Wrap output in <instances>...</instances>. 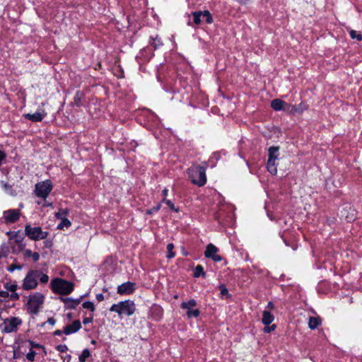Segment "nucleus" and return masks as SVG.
<instances>
[{
    "instance_id": "37",
    "label": "nucleus",
    "mask_w": 362,
    "mask_h": 362,
    "mask_svg": "<svg viewBox=\"0 0 362 362\" xmlns=\"http://www.w3.org/2000/svg\"><path fill=\"white\" fill-rule=\"evenodd\" d=\"M160 208V204H158L157 206L146 211L147 214H152L153 213L158 211Z\"/></svg>"
},
{
    "instance_id": "45",
    "label": "nucleus",
    "mask_w": 362,
    "mask_h": 362,
    "mask_svg": "<svg viewBox=\"0 0 362 362\" xmlns=\"http://www.w3.org/2000/svg\"><path fill=\"white\" fill-rule=\"evenodd\" d=\"M92 320H93V317H86V318H84V319H83V323L84 325H86V324H88V323L91 322H92Z\"/></svg>"
},
{
    "instance_id": "47",
    "label": "nucleus",
    "mask_w": 362,
    "mask_h": 362,
    "mask_svg": "<svg viewBox=\"0 0 362 362\" xmlns=\"http://www.w3.org/2000/svg\"><path fill=\"white\" fill-rule=\"evenodd\" d=\"M32 254H33V252L30 250H25L24 252V255L26 257H31Z\"/></svg>"
},
{
    "instance_id": "25",
    "label": "nucleus",
    "mask_w": 362,
    "mask_h": 362,
    "mask_svg": "<svg viewBox=\"0 0 362 362\" xmlns=\"http://www.w3.org/2000/svg\"><path fill=\"white\" fill-rule=\"evenodd\" d=\"M308 105L303 103H300L298 105H296V114H301L303 112L308 109Z\"/></svg>"
},
{
    "instance_id": "46",
    "label": "nucleus",
    "mask_w": 362,
    "mask_h": 362,
    "mask_svg": "<svg viewBox=\"0 0 362 362\" xmlns=\"http://www.w3.org/2000/svg\"><path fill=\"white\" fill-rule=\"evenodd\" d=\"M96 299L98 300V301H102L104 300V296L103 294L102 293H98L96 295Z\"/></svg>"
},
{
    "instance_id": "39",
    "label": "nucleus",
    "mask_w": 362,
    "mask_h": 362,
    "mask_svg": "<svg viewBox=\"0 0 362 362\" xmlns=\"http://www.w3.org/2000/svg\"><path fill=\"white\" fill-rule=\"evenodd\" d=\"M276 327V326L275 325H272V326L269 327L266 325L263 330L265 333H269L270 332L274 330Z\"/></svg>"
},
{
    "instance_id": "10",
    "label": "nucleus",
    "mask_w": 362,
    "mask_h": 362,
    "mask_svg": "<svg viewBox=\"0 0 362 362\" xmlns=\"http://www.w3.org/2000/svg\"><path fill=\"white\" fill-rule=\"evenodd\" d=\"M217 252L218 248L213 244L210 243L206 247V249L204 252V255L207 258H211L215 262H220L221 261L222 258L220 255H216Z\"/></svg>"
},
{
    "instance_id": "27",
    "label": "nucleus",
    "mask_w": 362,
    "mask_h": 362,
    "mask_svg": "<svg viewBox=\"0 0 362 362\" xmlns=\"http://www.w3.org/2000/svg\"><path fill=\"white\" fill-rule=\"evenodd\" d=\"M90 354L88 349H84L81 354V355L79 356V361L80 362H85L86 359L90 356Z\"/></svg>"
},
{
    "instance_id": "55",
    "label": "nucleus",
    "mask_w": 362,
    "mask_h": 362,
    "mask_svg": "<svg viewBox=\"0 0 362 362\" xmlns=\"http://www.w3.org/2000/svg\"><path fill=\"white\" fill-rule=\"evenodd\" d=\"M3 341V339L0 337V342Z\"/></svg>"
},
{
    "instance_id": "49",
    "label": "nucleus",
    "mask_w": 362,
    "mask_h": 362,
    "mask_svg": "<svg viewBox=\"0 0 362 362\" xmlns=\"http://www.w3.org/2000/svg\"><path fill=\"white\" fill-rule=\"evenodd\" d=\"M5 157L6 154L3 151H0V165L1 164V161L5 158Z\"/></svg>"
},
{
    "instance_id": "18",
    "label": "nucleus",
    "mask_w": 362,
    "mask_h": 362,
    "mask_svg": "<svg viewBox=\"0 0 362 362\" xmlns=\"http://www.w3.org/2000/svg\"><path fill=\"white\" fill-rule=\"evenodd\" d=\"M274 316L269 311L264 310L262 314V321L264 325H269L274 321Z\"/></svg>"
},
{
    "instance_id": "52",
    "label": "nucleus",
    "mask_w": 362,
    "mask_h": 362,
    "mask_svg": "<svg viewBox=\"0 0 362 362\" xmlns=\"http://www.w3.org/2000/svg\"><path fill=\"white\" fill-rule=\"evenodd\" d=\"M62 333V332L61 330H56L54 334L55 335H61Z\"/></svg>"
},
{
    "instance_id": "24",
    "label": "nucleus",
    "mask_w": 362,
    "mask_h": 362,
    "mask_svg": "<svg viewBox=\"0 0 362 362\" xmlns=\"http://www.w3.org/2000/svg\"><path fill=\"white\" fill-rule=\"evenodd\" d=\"M202 275V276L205 275V273L204 272L203 267L202 265H197L195 267L194 276V277H199Z\"/></svg>"
},
{
    "instance_id": "48",
    "label": "nucleus",
    "mask_w": 362,
    "mask_h": 362,
    "mask_svg": "<svg viewBox=\"0 0 362 362\" xmlns=\"http://www.w3.org/2000/svg\"><path fill=\"white\" fill-rule=\"evenodd\" d=\"M47 322L50 324L51 325H54L56 322V320L53 317H49L47 320Z\"/></svg>"
},
{
    "instance_id": "42",
    "label": "nucleus",
    "mask_w": 362,
    "mask_h": 362,
    "mask_svg": "<svg viewBox=\"0 0 362 362\" xmlns=\"http://www.w3.org/2000/svg\"><path fill=\"white\" fill-rule=\"evenodd\" d=\"M35 262H37L40 259V255L37 252H33L31 256Z\"/></svg>"
},
{
    "instance_id": "11",
    "label": "nucleus",
    "mask_w": 362,
    "mask_h": 362,
    "mask_svg": "<svg viewBox=\"0 0 362 362\" xmlns=\"http://www.w3.org/2000/svg\"><path fill=\"white\" fill-rule=\"evenodd\" d=\"M192 16H193L194 23L196 25L200 24V23L202 22V20H201L202 16H206V22L207 23H211L213 21L212 16H211V13H209V11H204V12H202V11L193 12Z\"/></svg>"
},
{
    "instance_id": "21",
    "label": "nucleus",
    "mask_w": 362,
    "mask_h": 362,
    "mask_svg": "<svg viewBox=\"0 0 362 362\" xmlns=\"http://www.w3.org/2000/svg\"><path fill=\"white\" fill-rule=\"evenodd\" d=\"M197 305V302L194 299L189 300L188 302H184L181 304V308L187 310Z\"/></svg>"
},
{
    "instance_id": "29",
    "label": "nucleus",
    "mask_w": 362,
    "mask_h": 362,
    "mask_svg": "<svg viewBox=\"0 0 362 362\" xmlns=\"http://www.w3.org/2000/svg\"><path fill=\"white\" fill-rule=\"evenodd\" d=\"M83 308L86 309H88L90 311L93 312L95 310L94 304L92 302L86 301L83 303Z\"/></svg>"
},
{
    "instance_id": "38",
    "label": "nucleus",
    "mask_w": 362,
    "mask_h": 362,
    "mask_svg": "<svg viewBox=\"0 0 362 362\" xmlns=\"http://www.w3.org/2000/svg\"><path fill=\"white\" fill-rule=\"evenodd\" d=\"M22 269L21 265L12 264L8 269V270L11 272H13L15 269L21 270Z\"/></svg>"
},
{
    "instance_id": "23",
    "label": "nucleus",
    "mask_w": 362,
    "mask_h": 362,
    "mask_svg": "<svg viewBox=\"0 0 362 362\" xmlns=\"http://www.w3.org/2000/svg\"><path fill=\"white\" fill-rule=\"evenodd\" d=\"M71 226V222L66 218H62L61 223L58 225L59 229H63L64 228H69Z\"/></svg>"
},
{
    "instance_id": "51",
    "label": "nucleus",
    "mask_w": 362,
    "mask_h": 362,
    "mask_svg": "<svg viewBox=\"0 0 362 362\" xmlns=\"http://www.w3.org/2000/svg\"><path fill=\"white\" fill-rule=\"evenodd\" d=\"M267 308L269 309H273L274 308V304L272 302H269L268 304H267Z\"/></svg>"
},
{
    "instance_id": "22",
    "label": "nucleus",
    "mask_w": 362,
    "mask_h": 362,
    "mask_svg": "<svg viewBox=\"0 0 362 362\" xmlns=\"http://www.w3.org/2000/svg\"><path fill=\"white\" fill-rule=\"evenodd\" d=\"M284 111L289 113V114H296V105H293L288 103H285V105L284 107Z\"/></svg>"
},
{
    "instance_id": "2",
    "label": "nucleus",
    "mask_w": 362,
    "mask_h": 362,
    "mask_svg": "<svg viewBox=\"0 0 362 362\" xmlns=\"http://www.w3.org/2000/svg\"><path fill=\"white\" fill-rule=\"evenodd\" d=\"M111 312H116L120 317L123 315L130 316L133 315L136 310L135 304L132 300H124L117 304H113L110 308Z\"/></svg>"
},
{
    "instance_id": "31",
    "label": "nucleus",
    "mask_w": 362,
    "mask_h": 362,
    "mask_svg": "<svg viewBox=\"0 0 362 362\" xmlns=\"http://www.w3.org/2000/svg\"><path fill=\"white\" fill-rule=\"evenodd\" d=\"M199 313H200V312L197 309H196V310H189L187 312V315L188 317H198Z\"/></svg>"
},
{
    "instance_id": "4",
    "label": "nucleus",
    "mask_w": 362,
    "mask_h": 362,
    "mask_svg": "<svg viewBox=\"0 0 362 362\" xmlns=\"http://www.w3.org/2000/svg\"><path fill=\"white\" fill-rule=\"evenodd\" d=\"M52 288L54 293L62 295L70 293L74 289V284L62 279H55L52 281Z\"/></svg>"
},
{
    "instance_id": "41",
    "label": "nucleus",
    "mask_w": 362,
    "mask_h": 362,
    "mask_svg": "<svg viewBox=\"0 0 362 362\" xmlns=\"http://www.w3.org/2000/svg\"><path fill=\"white\" fill-rule=\"evenodd\" d=\"M220 291H221V293L222 295H228V291L224 285L220 286Z\"/></svg>"
},
{
    "instance_id": "28",
    "label": "nucleus",
    "mask_w": 362,
    "mask_h": 362,
    "mask_svg": "<svg viewBox=\"0 0 362 362\" xmlns=\"http://www.w3.org/2000/svg\"><path fill=\"white\" fill-rule=\"evenodd\" d=\"M349 33L352 39L356 38L358 41L362 40V35L360 33H357L356 30H351Z\"/></svg>"
},
{
    "instance_id": "44",
    "label": "nucleus",
    "mask_w": 362,
    "mask_h": 362,
    "mask_svg": "<svg viewBox=\"0 0 362 362\" xmlns=\"http://www.w3.org/2000/svg\"><path fill=\"white\" fill-rule=\"evenodd\" d=\"M8 296V292L7 291H1L0 297L6 298Z\"/></svg>"
},
{
    "instance_id": "16",
    "label": "nucleus",
    "mask_w": 362,
    "mask_h": 362,
    "mask_svg": "<svg viewBox=\"0 0 362 362\" xmlns=\"http://www.w3.org/2000/svg\"><path fill=\"white\" fill-rule=\"evenodd\" d=\"M285 102L280 99H274L271 103V107L276 111L284 110Z\"/></svg>"
},
{
    "instance_id": "1",
    "label": "nucleus",
    "mask_w": 362,
    "mask_h": 362,
    "mask_svg": "<svg viewBox=\"0 0 362 362\" xmlns=\"http://www.w3.org/2000/svg\"><path fill=\"white\" fill-rule=\"evenodd\" d=\"M205 168L200 165H192L187 170V173L192 182L199 187L206 182Z\"/></svg>"
},
{
    "instance_id": "20",
    "label": "nucleus",
    "mask_w": 362,
    "mask_h": 362,
    "mask_svg": "<svg viewBox=\"0 0 362 362\" xmlns=\"http://www.w3.org/2000/svg\"><path fill=\"white\" fill-rule=\"evenodd\" d=\"M320 323L321 320L320 317H310L309 318L308 326L309 328H310L311 329H315V328H317L318 325H320Z\"/></svg>"
},
{
    "instance_id": "14",
    "label": "nucleus",
    "mask_w": 362,
    "mask_h": 362,
    "mask_svg": "<svg viewBox=\"0 0 362 362\" xmlns=\"http://www.w3.org/2000/svg\"><path fill=\"white\" fill-rule=\"evenodd\" d=\"M47 115V113L42 110V112H36L33 114H26L25 117L33 122H41Z\"/></svg>"
},
{
    "instance_id": "8",
    "label": "nucleus",
    "mask_w": 362,
    "mask_h": 362,
    "mask_svg": "<svg viewBox=\"0 0 362 362\" xmlns=\"http://www.w3.org/2000/svg\"><path fill=\"white\" fill-rule=\"evenodd\" d=\"M52 189V185L51 181L47 180L35 185V194L38 197L45 199L50 193Z\"/></svg>"
},
{
    "instance_id": "33",
    "label": "nucleus",
    "mask_w": 362,
    "mask_h": 362,
    "mask_svg": "<svg viewBox=\"0 0 362 362\" xmlns=\"http://www.w3.org/2000/svg\"><path fill=\"white\" fill-rule=\"evenodd\" d=\"M5 288L6 289L7 291H11V292H14L16 291V288H17V285L16 284H8V283H6L5 284Z\"/></svg>"
},
{
    "instance_id": "7",
    "label": "nucleus",
    "mask_w": 362,
    "mask_h": 362,
    "mask_svg": "<svg viewBox=\"0 0 362 362\" xmlns=\"http://www.w3.org/2000/svg\"><path fill=\"white\" fill-rule=\"evenodd\" d=\"M22 322L21 320L18 317H11L4 320L0 325L1 330L6 333L14 332L17 329V327Z\"/></svg>"
},
{
    "instance_id": "6",
    "label": "nucleus",
    "mask_w": 362,
    "mask_h": 362,
    "mask_svg": "<svg viewBox=\"0 0 362 362\" xmlns=\"http://www.w3.org/2000/svg\"><path fill=\"white\" fill-rule=\"evenodd\" d=\"M39 277V270H31L25 276L22 287L24 290H30L37 286V279Z\"/></svg>"
},
{
    "instance_id": "32",
    "label": "nucleus",
    "mask_w": 362,
    "mask_h": 362,
    "mask_svg": "<svg viewBox=\"0 0 362 362\" xmlns=\"http://www.w3.org/2000/svg\"><path fill=\"white\" fill-rule=\"evenodd\" d=\"M68 214L67 209H60L57 214L56 217L62 219V218H65V216Z\"/></svg>"
},
{
    "instance_id": "12",
    "label": "nucleus",
    "mask_w": 362,
    "mask_h": 362,
    "mask_svg": "<svg viewBox=\"0 0 362 362\" xmlns=\"http://www.w3.org/2000/svg\"><path fill=\"white\" fill-rule=\"evenodd\" d=\"M135 290V284L127 281L117 287V293L119 294H131Z\"/></svg>"
},
{
    "instance_id": "36",
    "label": "nucleus",
    "mask_w": 362,
    "mask_h": 362,
    "mask_svg": "<svg viewBox=\"0 0 362 362\" xmlns=\"http://www.w3.org/2000/svg\"><path fill=\"white\" fill-rule=\"evenodd\" d=\"M163 202H165V204L174 211H176L177 212L178 211V209L175 208V205L173 204V203L170 201V200H165V199H163Z\"/></svg>"
},
{
    "instance_id": "54",
    "label": "nucleus",
    "mask_w": 362,
    "mask_h": 362,
    "mask_svg": "<svg viewBox=\"0 0 362 362\" xmlns=\"http://www.w3.org/2000/svg\"><path fill=\"white\" fill-rule=\"evenodd\" d=\"M203 18V19H206V16H202Z\"/></svg>"
},
{
    "instance_id": "53",
    "label": "nucleus",
    "mask_w": 362,
    "mask_h": 362,
    "mask_svg": "<svg viewBox=\"0 0 362 362\" xmlns=\"http://www.w3.org/2000/svg\"><path fill=\"white\" fill-rule=\"evenodd\" d=\"M346 218L348 221H351V220H354V216H353L351 217L346 216Z\"/></svg>"
},
{
    "instance_id": "19",
    "label": "nucleus",
    "mask_w": 362,
    "mask_h": 362,
    "mask_svg": "<svg viewBox=\"0 0 362 362\" xmlns=\"http://www.w3.org/2000/svg\"><path fill=\"white\" fill-rule=\"evenodd\" d=\"M279 147L276 146H272L268 150V158H272V160H276L278 159L279 156Z\"/></svg>"
},
{
    "instance_id": "17",
    "label": "nucleus",
    "mask_w": 362,
    "mask_h": 362,
    "mask_svg": "<svg viewBox=\"0 0 362 362\" xmlns=\"http://www.w3.org/2000/svg\"><path fill=\"white\" fill-rule=\"evenodd\" d=\"M276 161V160H272V158H268L267 168L268 171L272 175H276L277 173Z\"/></svg>"
},
{
    "instance_id": "13",
    "label": "nucleus",
    "mask_w": 362,
    "mask_h": 362,
    "mask_svg": "<svg viewBox=\"0 0 362 362\" xmlns=\"http://www.w3.org/2000/svg\"><path fill=\"white\" fill-rule=\"evenodd\" d=\"M81 327V322L79 320H75L72 324L67 325L64 329V333L66 334H70L76 332Z\"/></svg>"
},
{
    "instance_id": "15",
    "label": "nucleus",
    "mask_w": 362,
    "mask_h": 362,
    "mask_svg": "<svg viewBox=\"0 0 362 362\" xmlns=\"http://www.w3.org/2000/svg\"><path fill=\"white\" fill-rule=\"evenodd\" d=\"M59 299L64 303L66 308L75 309L76 307L80 303V300L72 299L70 298L60 297Z\"/></svg>"
},
{
    "instance_id": "9",
    "label": "nucleus",
    "mask_w": 362,
    "mask_h": 362,
    "mask_svg": "<svg viewBox=\"0 0 362 362\" xmlns=\"http://www.w3.org/2000/svg\"><path fill=\"white\" fill-rule=\"evenodd\" d=\"M21 216V212L18 209H9L4 211L3 217L6 224H10L18 221Z\"/></svg>"
},
{
    "instance_id": "35",
    "label": "nucleus",
    "mask_w": 362,
    "mask_h": 362,
    "mask_svg": "<svg viewBox=\"0 0 362 362\" xmlns=\"http://www.w3.org/2000/svg\"><path fill=\"white\" fill-rule=\"evenodd\" d=\"M35 352L33 350H30L26 355V358L30 361H34Z\"/></svg>"
},
{
    "instance_id": "50",
    "label": "nucleus",
    "mask_w": 362,
    "mask_h": 362,
    "mask_svg": "<svg viewBox=\"0 0 362 362\" xmlns=\"http://www.w3.org/2000/svg\"><path fill=\"white\" fill-rule=\"evenodd\" d=\"M162 194H163V196L164 197V199H165V197H166V196L168 195V189H164L162 191Z\"/></svg>"
},
{
    "instance_id": "40",
    "label": "nucleus",
    "mask_w": 362,
    "mask_h": 362,
    "mask_svg": "<svg viewBox=\"0 0 362 362\" xmlns=\"http://www.w3.org/2000/svg\"><path fill=\"white\" fill-rule=\"evenodd\" d=\"M57 349L59 351V352H65L67 351L68 348L66 345L64 344H60V345H58L57 346Z\"/></svg>"
},
{
    "instance_id": "26",
    "label": "nucleus",
    "mask_w": 362,
    "mask_h": 362,
    "mask_svg": "<svg viewBox=\"0 0 362 362\" xmlns=\"http://www.w3.org/2000/svg\"><path fill=\"white\" fill-rule=\"evenodd\" d=\"M174 249V245L173 243H169L167 245V257L170 259L175 257V253L173 252Z\"/></svg>"
},
{
    "instance_id": "3",
    "label": "nucleus",
    "mask_w": 362,
    "mask_h": 362,
    "mask_svg": "<svg viewBox=\"0 0 362 362\" xmlns=\"http://www.w3.org/2000/svg\"><path fill=\"white\" fill-rule=\"evenodd\" d=\"M45 296L40 293H35L30 296L27 303V310L29 313L38 314L40 308L44 303Z\"/></svg>"
},
{
    "instance_id": "34",
    "label": "nucleus",
    "mask_w": 362,
    "mask_h": 362,
    "mask_svg": "<svg viewBox=\"0 0 362 362\" xmlns=\"http://www.w3.org/2000/svg\"><path fill=\"white\" fill-rule=\"evenodd\" d=\"M13 238L15 240V242L17 243H21L23 240V237L20 233V231H18L15 233V235H13Z\"/></svg>"
},
{
    "instance_id": "5",
    "label": "nucleus",
    "mask_w": 362,
    "mask_h": 362,
    "mask_svg": "<svg viewBox=\"0 0 362 362\" xmlns=\"http://www.w3.org/2000/svg\"><path fill=\"white\" fill-rule=\"evenodd\" d=\"M25 233L28 238L33 240H40L45 239L48 233L42 231L40 227H31L30 225H27L25 228Z\"/></svg>"
},
{
    "instance_id": "30",
    "label": "nucleus",
    "mask_w": 362,
    "mask_h": 362,
    "mask_svg": "<svg viewBox=\"0 0 362 362\" xmlns=\"http://www.w3.org/2000/svg\"><path fill=\"white\" fill-rule=\"evenodd\" d=\"M38 278L40 279V282L42 284H45L49 281V276L45 274H42L40 270Z\"/></svg>"
},
{
    "instance_id": "43",
    "label": "nucleus",
    "mask_w": 362,
    "mask_h": 362,
    "mask_svg": "<svg viewBox=\"0 0 362 362\" xmlns=\"http://www.w3.org/2000/svg\"><path fill=\"white\" fill-rule=\"evenodd\" d=\"M11 298L12 300H18L19 298V296H18V294L17 293H16V291H14V292H12V293L11 295Z\"/></svg>"
}]
</instances>
